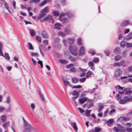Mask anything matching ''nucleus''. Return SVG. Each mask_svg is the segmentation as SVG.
I'll return each mask as SVG.
<instances>
[{
  "mask_svg": "<svg viewBox=\"0 0 132 132\" xmlns=\"http://www.w3.org/2000/svg\"><path fill=\"white\" fill-rule=\"evenodd\" d=\"M3 47V44L0 42V55L4 57L6 59L9 60L10 59V57L9 56L8 53H5L4 55L3 53L2 49Z\"/></svg>",
  "mask_w": 132,
  "mask_h": 132,
  "instance_id": "1",
  "label": "nucleus"
},
{
  "mask_svg": "<svg viewBox=\"0 0 132 132\" xmlns=\"http://www.w3.org/2000/svg\"><path fill=\"white\" fill-rule=\"evenodd\" d=\"M24 132H31V130L32 129V127L28 123L25 124L24 125Z\"/></svg>",
  "mask_w": 132,
  "mask_h": 132,
  "instance_id": "2",
  "label": "nucleus"
},
{
  "mask_svg": "<svg viewBox=\"0 0 132 132\" xmlns=\"http://www.w3.org/2000/svg\"><path fill=\"white\" fill-rule=\"evenodd\" d=\"M82 95H81L80 96V98L78 100L79 103L80 104H83L84 103L87 101H89L91 102H92V100H89L87 97H81Z\"/></svg>",
  "mask_w": 132,
  "mask_h": 132,
  "instance_id": "3",
  "label": "nucleus"
},
{
  "mask_svg": "<svg viewBox=\"0 0 132 132\" xmlns=\"http://www.w3.org/2000/svg\"><path fill=\"white\" fill-rule=\"evenodd\" d=\"M117 87L119 90V93L121 94H123L124 93V91L127 90V88H125L123 89L124 87H121L119 85L117 86Z\"/></svg>",
  "mask_w": 132,
  "mask_h": 132,
  "instance_id": "4",
  "label": "nucleus"
},
{
  "mask_svg": "<svg viewBox=\"0 0 132 132\" xmlns=\"http://www.w3.org/2000/svg\"><path fill=\"white\" fill-rule=\"evenodd\" d=\"M69 50L71 54L74 55H76L77 54V50L73 48L71 46L69 47Z\"/></svg>",
  "mask_w": 132,
  "mask_h": 132,
  "instance_id": "5",
  "label": "nucleus"
},
{
  "mask_svg": "<svg viewBox=\"0 0 132 132\" xmlns=\"http://www.w3.org/2000/svg\"><path fill=\"white\" fill-rule=\"evenodd\" d=\"M47 19L51 20L52 21V22H53L54 21V19L52 17V16L49 15H48L47 16L45 17L42 21H44Z\"/></svg>",
  "mask_w": 132,
  "mask_h": 132,
  "instance_id": "6",
  "label": "nucleus"
},
{
  "mask_svg": "<svg viewBox=\"0 0 132 132\" xmlns=\"http://www.w3.org/2000/svg\"><path fill=\"white\" fill-rule=\"evenodd\" d=\"M123 99L125 100L127 103V102L132 100V96L128 95L125 96L123 97Z\"/></svg>",
  "mask_w": 132,
  "mask_h": 132,
  "instance_id": "7",
  "label": "nucleus"
},
{
  "mask_svg": "<svg viewBox=\"0 0 132 132\" xmlns=\"http://www.w3.org/2000/svg\"><path fill=\"white\" fill-rule=\"evenodd\" d=\"M64 15V13H62L60 14L59 16V19L61 21L63 24L67 20L66 18H63L62 16Z\"/></svg>",
  "mask_w": 132,
  "mask_h": 132,
  "instance_id": "8",
  "label": "nucleus"
},
{
  "mask_svg": "<svg viewBox=\"0 0 132 132\" xmlns=\"http://www.w3.org/2000/svg\"><path fill=\"white\" fill-rule=\"evenodd\" d=\"M70 123L72 127L73 128L74 130L76 132H77L78 131V129L77 127L76 123L75 122H70Z\"/></svg>",
  "mask_w": 132,
  "mask_h": 132,
  "instance_id": "9",
  "label": "nucleus"
},
{
  "mask_svg": "<svg viewBox=\"0 0 132 132\" xmlns=\"http://www.w3.org/2000/svg\"><path fill=\"white\" fill-rule=\"evenodd\" d=\"M122 71L120 69H118L115 72V76L116 77L119 76L122 74Z\"/></svg>",
  "mask_w": 132,
  "mask_h": 132,
  "instance_id": "10",
  "label": "nucleus"
},
{
  "mask_svg": "<svg viewBox=\"0 0 132 132\" xmlns=\"http://www.w3.org/2000/svg\"><path fill=\"white\" fill-rule=\"evenodd\" d=\"M84 48L83 47H81L79 51V55L82 56L85 54Z\"/></svg>",
  "mask_w": 132,
  "mask_h": 132,
  "instance_id": "11",
  "label": "nucleus"
},
{
  "mask_svg": "<svg viewBox=\"0 0 132 132\" xmlns=\"http://www.w3.org/2000/svg\"><path fill=\"white\" fill-rule=\"evenodd\" d=\"M75 41V40L73 38H68L67 40V42L69 45H71Z\"/></svg>",
  "mask_w": 132,
  "mask_h": 132,
  "instance_id": "12",
  "label": "nucleus"
},
{
  "mask_svg": "<svg viewBox=\"0 0 132 132\" xmlns=\"http://www.w3.org/2000/svg\"><path fill=\"white\" fill-rule=\"evenodd\" d=\"M89 66L90 67V68L92 70H94L95 69L94 64L92 62H90L88 63Z\"/></svg>",
  "mask_w": 132,
  "mask_h": 132,
  "instance_id": "13",
  "label": "nucleus"
},
{
  "mask_svg": "<svg viewBox=\"0 0 132 132\" xmlns=\"http://www.w3.org/2000/svg\"><path fill=\"white\" fill-rule=\"evenodd\" d=\"M99 110H98V112H100L104 108V106L102 103H99L98 104Z\"/></svg>",
  "mask_w": 132,
  "mask_h": 132,
  "instance_id": "14",
  "label": "nucleus"
},
{
  "mask_svg": "<svg viewBox=\"0 0 132 132\" xmlns=\"http://www.w3.org/2000/svg\"><path fill=\"white\" fill-rule=\"evenodd\" d=\"M129 23V22L128 20H124L121 23V26H127L128 24Z\"/></svg>",
  "mask_w": 132,
  "mask_h": 132,
  "instance_id": "15",
  "label": "nucleus"
},
{
  "mask_svg": "<svg viewBox=\"0 0 132 132\" xmlns=\"http://www.w3.org/2000/svg\"><path fill=\"white\" fill-rule=\"evenodd\" d=\"M129 119L128 118H125L123 117H121L118 119V121H127Z\"/></svg>",
  "mask_w": 132,
  "mask_h": 132,
  "instance_id": "16",
  "label": "nucleus"
},
{
  "mask_svg": "<svg viewBox=\"0 0 132 132\" xmlns=\"http://www.w3.org/2000/svg\"><path fill=\"white\" fill-rule=\"evenodd\" d=\"M48 11L49 10L48 7H46L44 9L42 10L40 12H42L46 14Z\"/></svg>",
  "mask_w": 132,
  "mask_h": 132,
  "instance_id": "17",
  "label": "nucleus"
},
{
  "mask_svg": "<svg viewBox=\"0 0 132 132\" xmlns=\"http://www.w3.org/2000/svg\"><path fill=\"white\" fill-rule=\"evenodd\" d=\"M63 81L64 85L65 86H66L68 85L71 87L72 86V85L70 83L69 81L66 80H63Z\"/></svg>",
  "mask_w": 132,
  "mask_h": 132,
  "instance_id": "18",
  "label": "nucleus"
},
{
  "mask_svg": "<svg viewBox=\"0 0 132 132\" xmlns=\"http://www.w3.org/2000/svg\"><path fill=\"white\" fill-rule=\"evenodd\" d=\"M132 38V33L130 32L128 35L126 37V39L127 40H129Z\"/></svg>",
  "mask_w": 132,
  "mask_h": 132,
  "instance_id": "19",
  "label": "nucleus"
},
{
  "mask_svg": "<svg viewBox=\"0 0 132 132\" xmlns=\"http://www.w3.org/2000/svg\"><path fill=\"white\" fill-rule=\"evenodd\" d=\"M61 25L58 23H55L54 26V28L56 29H59Z\"/></svg>",
  "mask_w": 132,
  "mask_h": 132,
  "instance_id": "20",
  "label": "nucleus"
},
{
  "mask_svg": "<svg viewBox=\"0 0 132 132\" xmlns=\"http://www.w3.org/2000/svg\"><path fill=\"white\" fill-rule=\"evenodd\" d=\"M121 66H122L123 67H126V65L125 62L123 60H122L120 61Z\"/></svg>",
  "mask_w": 132,
  "mask_h": 132,
  "instance_id": "21",
  "label": "nucleus"
},
{
  "mask_svg": "<svg viewBox=\"0 0 132 132\" xmlns=\"http://www.w3.org/2000/svg\"><path fill=\"white\" fill-rule=\"evenodd\" d=\"M113 120L112 119H110L106 122V123L108 126H109L113 122Z\"/></svg>",
  "mask_w": 132,
  "mask_h": 132,
  "instance_id": "22",
  "label": "nucleus"
},
{
  "mask_svg": "<svg viewBox=\"0 0 132 132\" xmlns=\"http://www.w3.org/2000/svg\"><path fill=\"white\" fill-rule=\"evenodd\" d=\"M40 14L38 16V19H40L42 18V17L44 16L46 14L44 13H43L42 12H40Z\"/></svg>",
  "mask_w": 132,
  "mask_h": 132,
  "instance_id": "23",
  "label": "nucleus"
},
{
  "mask_svg": "<svg viewBox=\"0 0 132 132\" xmlns=\"http://www.w3.org/2000/svg\"><path fill=\"white\" fill-rule=\"evenodd\" d=\"M29 31L30 35L31 36H34L35 35V32L33 29L29 30Z\"/></svg>",
  "mask_w": 132,
  "mask_h": 132,
  "instance_id": "24",
  "label": "nucleus"
},
{
  "mask_svg": "<svg viewBox=\"0 0 132 132\" xmlns=\"http://www.w3.org/2000/svg\"><path fill=\"white\" fill-rule=\"evenodd\" d=\"M47 3V0H45L44 1L40 3L39 4V6H43L45 5V4H46Z\"/></svg>",
  "mask_w": 132,
  "mask_h": 132,
  "instance_id": "25",
  "label": "nucleus"
},
{
  "mask_svg": "<svg viewBox=\"0 0 132 132\" xmlns=\"http://www.w3.org/2000/svg\"><path fill=\"white\" fill-rule=\"evenodd\" d=\"M72 82L75 83H76L78 81V79L76 78H73L72 79Z\"/></svg>",
  "mask_w": 132,
  "mask_h": 132,
  "instance_id": "26",
  "label": "nucleus"
},
{
  "mask_svg": "<svg viewBox=\"0 0 132 132\" xmlns=\"http://www.w3.org/2000/svg\"><path fill=\"white\" fill-rule=\"evenodd\" d=\"M59 61L60 63L62 64H65L67 62V61L65 60H60Z\"/></svg>",
  "mask_w": 132,
  "mask_h": 132,
  "instance_id": "27",
  "label": "nucleus"
},
{
  "mask_svg": "<svg viewBox=\"0 0 132 132\" xmlns=\"http://www.w3.org/2000/svg\"><path fill=\"white\" fill-rule=\"evenodd\" d=\"M30 54L32 56L36 57L38 56V54L37 53H31Z\"/></svg>",
  "mask_w": 132,
  "mask_h": 132,
  "instance_id": "28",
  "label": "nucleus"
},
{
  "mask_svg": "<svg viewBox=\"0 0 132 132\" xmlns=\"http://www.w3.org/2000/svg\"><path fill=\"white\" fill-rule=\"evenodd\" d=\"M119 102L120 104H126V103L124 100H123L121 99H120Z\"/></svg>",
  "mask_w": 132,
  "mask_h": 132,
  "instance_id": "29",
  "label": "nucleus"
},
{
  "mask_svg": "<svg viewBox=\"0 0 132 132\" xmlns=\"http://www.w3.org/2000/svg\"><path fill=\"white\" fill-rule=\"evenodd\" d=\"M81 39L78 38L77 40L78 44L79 45H82V42L81 41Z\"/></svg>",
  "mask_w": 132,
  "mask_h": 132,
  "instance_id": "30",
  "label": "nucleus"
},
{
  "mask_svg": "<svg viewBox=\"0 0 132 132\" xmlns=\"http://www.w3.org/2000/svg\"><path fill=\"white\" fill-rule=\"evenodd\" d=\"M1 119L2 121L3 122L5 121L6 119V115H3L1 117Z\"/></svg>",
  "mask_w": 132,
  "mask_h": 132,
  "instance_id": "31",
  "label": "nucleus"
},
{
  "mask_svg": "<svg viewBox=\"0 0 132 132\" xmlns=\"http://www.w3.org/2000/svg\"><path fill=\"white\" fill-rule=\"evenodd\" d=\"M120 48L118 47L116 48L114 50V52L116 54H118L119 53Z\"/></svg>",
  "mask_w": 132,
  "mask_h": 132,
  "instance_id": "32",
  "label": "nucleus"
},
{
  "mask_svg": "<svg viewBox=\"0 0 132 132\" xmlns=\"http://www.w3.org/2000/svg\"><path fill=\"white\" fill-rule=\"evenodd\" d=\"M126 46L127 48L131 47H132V43L126 42Z\"/></svg>",
  "mask_w": 132,
  "mask_h": 132,
  "instance_id": "33",
  "label": "nucleus"
},
{
  "mask_svg": "<svg viewBox=\"0 0 132 132\" xmlns=\"http://www.w3.org/2000/svg\"><path fill=\"white\" fill-rule=\"evenodd\" d=\"M4 5L5 6V7L8 10V11L10 13H11V12L10 11V10L9 9V7L8 6V5L7 4V3L6 2H5L4 3Z\"/></svg>",
  "mask_w": 132,
  "mask_h": 132,
  "instance_id": "34",
  "label": "nucleus"
},
{
  "mask_svg": "<svg viewBox=\"0 0 132 132\" xmlns=\"http://www.w3.org/2000/svg\"><path fill=\"white\" fill-rule=\"evenodd\" d=\"M121 57L120 55H118L115 56V59L117 61H118L121 59Z\"/></svg>",
  "mask_w": 132,
  "mask_h": 132,
  "instance_id": "35",
  "label": "nucleus"
},
{
  "mask_svg": "<svg viewBox=\"0 0 132 132\" xmlns=\"http://www.w3.org/2000/svg\"><path fill=\"white\" fill-rule=\"evenodd\" d=\"M53 14L54 16H57L59 15V13L57 11H54L53 12Z\"/></svg>",
  "mask_w": 132,
  "mask_h": 132,
  "instance_id": "36",
  "label": "nucleus"
},
{
  "mask_svg": "<svg viewBox=\"0 0 132 132\" xmlns=\"http://www.w3.org/2000/svg\"><path fill=\"white\" fill-rule=\"evenodd\" d=\"M91 112V110H86V114L87 116L89 117V116L90 113Z\"/></svg>",
  "mask_w": 132,
  "mask_h": 132,
  "instance_id": "37",
  "label": "nucleus"
},
{
  "mask_svg": "<svg viewBox=\"0 0 132 132\" xmlns=\"http://www.w3.org/2000/svg\"><path fill=\"white\" fill-rule=\"evenodd\" d=\"M42 35L43 37L44 38H47L48 37L47 34L45 33H42Z\"/></svg>",
  "mask_w": 132,
  "mask_h": 132,
  "instance_id": "38",
  "label": "nucleus"
},
{
  "mask_svg": "<svg viewBox=\"0 0 132 132\" xmlns=\"http://www.w3.org/2000/svg\"><path fill=\"white\" fill-rule=\"evenodd\" d=\"M91 75V73L90 71H88L86 73V77H88Z\"/></svg>",
  "mask_w": 132,
  "mask_h": 132,
  "instance_id": "39",
  "label": "nucleus"
},
{
  "mask_svg": "<svg viewBox=\"0 0 132 132\" xmlns=\"http://www.w3.org/2000/svg\"><path fill=\"white\" fill-rule=\"evenodd\" d=\"M114 65L115 66H118L119 67H120L121 66V64H120V62H116L114 64Z\"/></svg>",
  "mask_w": 132,
  "mask_h": 132,
  "instance_id": "40",
  "label": "nucleus"
},
{
  "mask_svg": "<svg viewBox=\"0 0 132 132\" xmlns=\"http://www.w3.org/2000/svg\"><path fill=\"white\" fill-rule=\"evenodd\" d=\"M99 61V59L95 57L93 60V62L94 63H96L97 62H98Z\"/></svg>",
  "mask_w": 132,
  "mask_h": 132,
  "instance_id": "41",
  "label": "nucleus"
},
{
  "mask_svg": "<svg viewBox=\"0 0 132 132\" xmlns=\"http://www.w3.org/2000/svg\"><path fill=\"white\" fill-rule=\"evenodd\" d=\"M86 79V77H85L79 79L80 81L81 82L83 83L85 81Z\"/></svg>",
  "mask_w": 132,
  "mask_h": 132,
  "instance_id": "42",
  "label": "nucleus"
},
{
  "mask_svg": "<svg viewBox=\"0 0 132 132\" xmlns=\"http://www.w3.org/2000/svg\"><path fill=\"white\" fill-rule=\"evenodd\" d=\"M9 122L8 121L6 122L5 123L3 124V126L5 129L6 127L8 126L9 125Z\"/></svg>",
  "mask_w": 132,
  "mask_h": 132,
  "instance_id": "43",
  "label": "nucleus"
},
{
  "mask_svg": "<svg viewBox=\"0 0 132 132\" xmlns=\"http://www.w3.org/2000/svg\"><path fill=\"white\" fill-rule=\"evenodd\" d=\"M58 34L63 37L65 35V33H63L61 32H59L58 33Z\"/></svg>",
  "mask_w": 132,
  "mask_h": 132,
  "instance_id": "44",
  "label": "nucleus"
},
{
  "mask_svg": "<svg viewBox=\"0 0 132 132\" xmlns=\"http://www.w3.org/2000/svg\"><path fill=\"white\" fill-rule=\"evenodd\" d=\"M88 53L91 54L92 55H93L95 53L94 51L93 50H90L88 51Z\"/></svg>",
  "mask_w": 132,
  "mask_h": 132,
  "instance_id": "45",
  "label": "nucleus"
},
{
  "mask_svg": "<svg viewBox=\"0 0 132 132\" xmlns=\"http://www.w3.org/2000/svg\"><path fill=\"white\" fill-rule=\"evenodd\" d=\"M28 45L29 46V49L30 50H33V47H32V45L30 43H28Z\"/></svg>",
  "mask_w": 132,
  "mask_h": 132,
  "instance_id": "46",
  "label": "nucleus"
},
{
  "mask_svg": "<svg viewBox=\"0 0 132 132\" xmlns=\"http://www.w3.org/2000/svg\"><path fill=\"white\" fill-rule=\"evenodd\" d=\"M77 109L81 113L84 112H85V110L79 107L77 108Z\"/></svg>",
  "mask_w": 132,
  "mask_h": 132,
  "instance_id": "47",
  "label": "nucleus"
},
{
  "mask_svg": "<svg viewBox=\"0 0 132 132\" xmlns=\"http://www.w3.org/2000/svg\"><path fill=\"white\" fill-rule=\"evenodd\" d=\"M73 66H74L73 64H70L69 65H67L66 66V68H71V67H73Z\"/></svg>",
  "mask_w": 132,
  "mask_h": 132,
  "instance_id": "48",
  "label": "nucleus"
},
{
  "mask_svg": "<svg viewBox=\"0 0 132 132\" xmlns=\"http://www.w3.org/2000/svg\"><path fill=\"white\" fill-rule=\"evenodd\" d=\"M104 52L106 55L108 56H109L110 54V52L108 51H105Z\"/></svg>",
  "mask_w": 132,
  "mask_h": 132,
  "instance_id": "49",
  "label": "nucleus"
},
{
  "mask_svg": "<svg viewBox=\"0 0 132 132\" xmlns=\"http://www.w3.org/2000/svg\"><path fill=\"white\" fill-rule=\"evenodd\" d=\"M71 94L73 95H78V93L77 91L76 90L74 91L72 93H71Z\"/></svg>",
  "mask_w": 132,
  "mask_h": 132,
  "instance_id": "50",
  "label": "nucleus"
},
{
  "mask_svg": "<svg viewBox=\"0 0 132 132\" xmlns=\"http://www.w3.org/2000/svg\"><path fill=\"white\" fill-rule=\"evenodd\" d=\"M40 1L41 0H32L30 2L32 1L33 3H37L40 2Z\"/></svg>",
  "mask_w": 132,
  "mask_h": 132,
  "instance_id": "51",
  "label": "nucleus"
},
{
  "mask_svg": "<svg viewBox=\"0 0 132 132\" xmlns=\"http://www.w3.org/2000/svg\"><path fill=\"white\" fill-rule=\"evenodd\" d=\"M82 87V86L80 85H78L77 86H74L72 87V88H80Z\"/></svg>",
  "mask_w": 132,
  "mask_h": 132,
  "instance_id": "52",
  "label": "nucleus"
},
{
  "mask_svg": "<svg viewBox=\"0 0 132 132\" xmlns=\"http://www.w3.org/2000/svg\"><path fill=\"white\" fill-rule=\"evenodd\" d=\"M79 69L80 71L82 72H85L87 71V69H82L81 68H79Z\"/></svg>",
  "mask_w": 132,
  "mask_h": 132,
  "instance_id": "53",
  "label": "nucleus"
},
{
  "mask_svg": "<svg viewBox=\"0 0 132 132\" xmlns=\"http://www.w3.org/2000/svg\"><path fill=\"white\" fill-rule=\"evenodd\" d=\"M125 42L123 41H122L120 43V44L121 47H123L125 46Z\"/></svg>",
  "mask_w": 132,
  "mask_h": 132,
  "instance_id": "54",
  "label": "nucleus"
},
{
  "mask_svg": "<svg viewBox=\"0 0 132 132\" xmlns=\"http://www.w3.org/2000/svg\"><path fill=\"white\" fill-rule=\"evenodd\" d=\"M101 129L98 127H96L95 128V132H99L101 130Z\"/></svg>",
  "mask_w": 132,
  "mask_h": 132,
  "instance_id": "55",
  "label": "nucleus"
},
{
  "mask_svg": "<svg viewBox=\"0 0 132 132\" xmlns=\"http://www.w3.org/2000/svg\"><path fill=\"white\" fill-rule=\"evenodd\" d=\"M132 93V91L131 90L125 92V94H127L129 95L130 94Z\"/></svg>",
  "mask_w": 132,
  "mask_h": 132,
  "instance_id": "56",
  "label": "nucleus"
},
{
  "mask_svg": "<svg viewBox=\"0 0 132 132\" xmlns=\"http://www.w3.org/2000/svg\"><path fill=\"white\" fill-rule=\"evenodd\" d=\"M115 109H113L111 110L109 113V114L111 115H112L113 113L115 112Z\"/></svg>",
  "mask_w": 132,
  "mask_h": 132,
  "instance_id": "57",
  "label": "nucleus"
},
{
  "mask_svg": "<svg viewBox=\"0 0 132 132\" xmlns=\"http://www.w3.org/2000/svg\"><path fill=\"white\" fill-rule=\"evenodd\" d=\"M39 93L41 99H42V100L43 101H44V96H43V95L42 94V93L40 92H39Z\"/></svg>",
  "mask_w": 132,
  "mask_h": 132,
  "instance_id": "58",
  "label": "nucleus"
},
{
  "mask_svg": "<svg viewBox=\"0 0 132 132\" xmlns=\"http://www.w3.org/2000/svg\"><path fill=\"white\" fill-rule=\"evenodd\" d=\"M69 59L72 61H74L75 60V59L72 56H70L69 57Z\"/></svg>",
  "mask_w": 132,
  "mask_h": 132,
  "instance_id": "59",
  "label": "nucleus"
},
{
  "mask_svg": "<svg viewBox=\"0 0 132 132\" xmlns=\"http://www.w3.org/2000/svg\"><path fill=\"white\" fill-rule=\"evenodd\" d=\"M36 38L37 40L40 43L41 42V38L40 37L38 36H37Z\"/></svg>",
  "mask_w": 132,
  "mask_h": 132,
  "instance_id": "60",
  "label": "nucleus"
},
{
  "mask_svg": "<svg viewBox=\"0 0 132 132\" xmlns=\"http://www.w3.org/2000/svg\"><path fill=\"white\" fill-rule=\"evenodd\" d=\"M125 125L127 127H130L132 125V124L130 123H126Z\"/></svg>",
  "mask_w": 132,
  "mask_h": 132,
  "instance_id": "61",
  "label": "nucleus"
},
{
  "mask_svg": "<svg viewBox=\"0 0 132 132\" xmlns=\"http://www.w3.org/2000/svg\"><path fill=\"white\" fill-rule=\"evenodd\" d=\"M67 15L68 16L69 18H71L72 16V15L70 12H67Z\"/></svg>",
  "mask_w": 132,
  "mask_h": 132,
  "instance_id": "62",
  "label": "nucleus"
},
{
  "mask_svg": "<svg viewBox=\"0 0 132 132\" xmlns=\"http://www.w3.org/2000/svg\"><path fill=\"white\" fill-rule=\"evenodd\" d=\"M30 106L32 110H34L35 108V105L33 103H31V104Z\"/></svg>",
  "mask_w": 132,
  "mask_h": 132,
  "instance_id": "63",
  "label": "nucleus"
},
{
  "mask_svg": "<svg viewBox=\"0 0 132 132\" xmlns=\"http://www.w3.org/2000/svg\"><path fill=\"white\" fill-rule=\"evenodd\" d=\"M126 130L129 132H132V128H126L125 129Z\"/></svg>",
  "mask_w": 132,
  "mask_h": 132,
  "instance_id": "64",
  "label": "nucleus"
}]
</instances>
